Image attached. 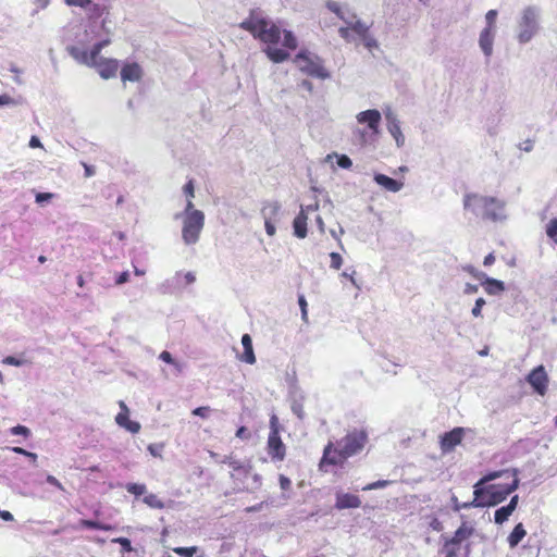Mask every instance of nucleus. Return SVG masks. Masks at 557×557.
<instances>
[{
    "label": "nucleus",
    "mask_w": 557,
    "mask_h": 557,
    "mask_svg": "<svg viewBox=\"0 0 557 557\" xmlns=\"http://www.w3.org/2000/svg\"><path fill=\"white\" fill-rule=\"evenodd\" d=\"M358 124L368 126L372 129H379L380 122L382 120L380 111L375 109L366 110L356 115Z\"/></svg>",
    "instance_id": "nucleus-21"
},
{
    "label": "nucleus",
    "mask_w": 557,
    "mask_h": 557,
    "mask_svg": "<svg viewBox=\"0 0 557 557\" xmlns=\"http://www.w3.org/2000/svg\"><path fill=\"white\" fill-rule=\"evenodd\" d=\"M545 233L557 245V218H552L545 225Z\"/></svg>",
    "instance_id": "nucleus-34"
},
{
    "label": "nucleus",
    "mask_w": 557,
    "mask_h": 557,
    "mask_svg": "<svg viewBox=\"0 0 557 557\" xmlns=\"http://www.w3.org/2000/svg\"><path fill=\"white\" fill-rule=\"evenodd\" d=\"M112 542L120 544L123 552H131L133 549L131 541L126 537H116Z\"/></svg>",
    "instance_id": "nucleus-49"
},
{
    "label": "nucleus",
    "mask_w": 557,
    "mask_h": 557,
    "mask_svg": "<svg viewBox=\"0 0 557 557\" xmlns=\"http://www.w3.org/2000/svg\"><path fill=\"white\" fill-rule=\"evenodd\" d=\"M53 197H54V195L51 194V193H38L36 195V202L37 203H44L46 201L51 200Z\"/></svg>",
    "instance_id": "nucleus-53"
},
{
    "label": "nucleus",
    "mask_w": 557,
    "mask_h": 557,
    "mask_svg": "<svg viewBox=\"0 0 557 557\" xmlns=\"http://www.w3.org/2000/svg\"><path fill=\"white\" fill-rule=\"evenodd\" d=\"M520 149L525 152H530L533 149V141L531 139H527L520 145Z\"/></svg>",
    "instance_id": "nucleus-61"
},
{
    "label": "nucleus",
    "mask_w": 557,
    "mask_h": 557,
    "mask_svg": "<svg viewBox=\"0 0 557 557\" xmlns=\"http://www.w3.org/2000/svg\"><path fill=\"white\" fill-rule=\"evenodd\" d=\"M15 103V100L9 95H0V106H12Z\"/></svg>",
    "instance_id": "nucleus-57"
},
{
    "label": "nucleus",
    "mask_w": 557,
    "mask_h": 557,
    "mask_svg": "<svg viewBox=\"0 0 557 557\" xmlns=\"http://www.w3.org/2000/svg\"><path fill=\"white\" fill-rule=\"evenodd\" d=\"M47 483H49L50 485L63 491V485L61 484V482L53 475H47V479H46Z\"/></svg>",
    "instance_id": "nucleus-56"
},
{
    "label": "nucleus",
    "mask_w": 557,
    "mask_h": 557,
    "mask_svg": "<svg viewBox=\"0 0 557 557\" xmlns=\"http://www.w3.org/2000/svg\"><path fill=\"white\" fill-rule=\"evenodd\" d=\"M290 409L293 413L296 414L299 419H304V396H300L299 398H294L292 401Z\"/></svg>",
    "instance_id": "nucleus-35"
},
{
    "label": "nucleus",
    "mask_w": 557,
    "mask_h": 557,
    "mask_svg": "<svg viewBox=\"0 0 557 557\" xmlns=\"http://www.w3.org/2000/svg\"><path fill=\"white\" fill-rule=\"evenodd\" d=\"M496 18H497V11L496 10H490L485 14V21L486 26L483 29H490V30H496Z\"/></svg>",
    "instance_id": "nucleus-40"
},
{
    "label": "nucleus",
    "mask_w": 557,
    "mask_h": 557,
    "mask_svg": "<svg viewBox=\"0 0 557 557\" xmlns=\"http://www.w3.org/2000/svg\"><path fill=\"white\" fill-rule=\"evenodd\" d=\"M69 7H78L84 10L88 20V25H98L106 36H110L111 30L109 24L110 5L106 2H95L94 0H63Z\"/></svg>",
    "instance_id": "nucleus-6"
},
{
    "label": "nucleus",
    "mask_w": 557,
    "mask_h": 557,
    "mask_svg": "<svg viewBox=\"0 0 557 557\" xmlns=\"http://www.w3.org/2000/svg\"><path fill=\"white\" fill-rule=\"evenodd\" d=\"M143 77V69L139 64L133 62V63H126L123 65L121 70V79L125 82H139Z\"/></svg>",
    "instance_id": "nucleus-26"
},
{
    "label": "nucleus",
    "mask_w": 557,
    "mask_h": 557,
    "mask_svg": "<svg viewBox=\"0 0 557 557\" xmlns=\"http://www.w3.org/2000/svg\"><path fill=\"white\" fill-rule=\"evenodd\" d=\"M374 181L377 185L386 189L387 191L398 193L403 187L404 183L388 177L384 174H375Z\"/></svg>",
    "instance_id": "nucleus-28"
},
{
    "label": "nucleus",
    "mask_w": 557,
    "mask_h": 557,
    "mask_svg": "<svg viewBox=\"0 0 557 557\" xmlns=\"http://www.w3.org/2000/svg\"><path fill=\"white\" fill-rule=\"evenodd\" d=\"M197 550L198 548L196 546L173 548V552L182 557H194Z\"/></svg>",
    "instance_id": "nucleus-42"
},
{
    "label": "nucleus",
    "mask_w": 557,
    "mask_h": 557,
    "mask_svg": "<svg viewBox=\"0 0 557 557\" xmlns=\"http://www.w3.org/2000/svg\"><path fill=\"white\" fill-rule=\"evenodd\" d=\"M462 270L471 274L476 280H483L485 277V273L476 270L474 267L467 264L462 267Z\"/></svg>",
    "instance_id": "nucleus-47"
},
{
    "label": "nucleus",
    "mask_w": 557,
    "mask_h": 557,
    "mask_svg": "<svg viewBox=\"0 0 557 557\" xmlns=\"http://www.w3.org/2000/svg\"><path fill=\"white\" fill-rule=\"evenodd\" d=\"M143 502L148 507L153 509H163L165 507L164 503L156 494L152 493L145 495Z\"/></svg>",
    "instance_id": "nucleus-33"
},
{
    "label": "nucleus",
    "mask_w": 557,
    "mask_h": 557,
    "mask_svg": "<svg viewBox=\"0 0 557 557\" xmlns=\"http://www.w3.org/2000/svg\"><path fill=\"white\" fill-rule=\"evenodd\" d=\"M84 65L97 69L99 75L104 78L114 77L119 70V62L115 59H106L97 53L94 63H83Z\"/></svg>",
    "instance_id": "nucleus-14"
},
{
    "label": "nucleus",
    "mask_w": 557,
    "mask_h": 557,
    "mask_svg": "<svg viewBox=\"0 0 557 557\" xmlns=\"http://www.w3.org/2000/svg\"><path fill=\"white\" fill-rule=\"evenodd\" d=\"M211 409L209 407H198L193 410V414L198 416L200 418H208Z\"/></svg>",
    "instance_id": "nucleus-54"
},
{
    "label": "nucleus",
    "mask_w": 557,
    "mask_h": 557,
    "mask_svg": "<svg viewBox=\"0 0 557 557\" xmlns=\"http://www.w3.org/2000/svg\"><path fill=\"white\" fill-rule=\"evenodd\" d=\"M527 532L522 523H518L508 536V544L511 548L516 547L525 536Z\"/></svg>",
    "instance_id": "nucleus-31"
},
{
    "label": "nucleus",
    "mask_w": 557,
    "mask_h": 557,
    "mask_svg": "<svg viewBox=\"0 0 557 557\" xmlns=\"http://www.w3.org/2000/svg\"><path fill=\"white\" fill-rule=\"evenodd\" d=\"M518 486L519 479L516 470L492 472L474 485V499L462 507L495 506L516 491Z\"/></svg>",
    "instance_id": "nucleus-2"
},
{
    "label": "nucleus",
    "mask_w": 557,
    "mask_h": 557,
    "mask_svg": "<svg viewBox=\"0 0 557 557\" xmlns=\"http://www.w3.org/2000/svg\"><path fill=\"white\" fill-rule=\"evenodd\" d=\"M322 166L332 172H335L337 168L348 169V157L346 154L330 153L322 161Z\"/></svg>",
    "instance_id": "nucleus-25"
},
{
    "label": "nucleus",
    "mask_w": 557,
    "mask_h": 557,
    "mask_svg": "<svg viewBox=\"0 0 557 557\" xmlns=\"http://www.w3.org/2000/svg\"><path fill=\"white\" fill-rule=\"evenodd\" d=\"M318 210V205H310L306 207H301L299 214L295 218L293 222L294 234L298 238H305L307 236V221L310 214L315 213Z\"/></svg>",
    "instance_id": "nucleus-18"
},
{
    "label": "nucleus",
    "mask_w": 557,
    "mask_h": 557,
    "mask_svg": "<svg viewBox=\"0 0 557 557\" xmlns=\"http://www.w3.org/2000/svg\"><path fill=\"white\" fill-rule=\"evenodd\" d=\"M371 24L360 21L357 16L350 17V42L356 48L363 47L370 53H373L374 49H379V41L370 32Z\"/></svg>",
    "instance_id": "nucleus-8"
},
{
    "label": "nucleus",
    "mask_w": 557,
    "mask_h": 557,
    "mask_svg": "<svg viewBox=\"0 0 557 557\" xmlns=\"http://www.w3.org/2000/svg\"><path fill=\"white\" fill-rule=\"evenodd\" d=\"M474 532V529L467 524L462 523L455 532L454 536L447 541L444 545V550L446 552V557H455L456 552L454 549V545L460 544L461 542L469 539Z\"/></svg>",
    "instance_id": "nucleus-17"
},
{
    "label": "nucleus",
    "mask_w": 557,
    "mask_h": 557,
    "mask_svg": "<svg viewBox=\"0 0 557 557\" xmlns=\"http://www.w3.org/2000/svg\"><path fill=\"white\" fill-rule=\"evenodd\" d=\"M239 27L267 44L263 51L274 63H281L289 58L287 51L275 47L281 41L282 32L280 27L268 18L262 11L252 10L249 16L239 24Z\"/></svg>",
    "instance_id": "nucleus-3"
},
{
    "label": "nucleus",
    "mask_w": 557,
    "mask_h": 557,
    "mask_svg": "<svg viewBox=\"0 0 557 557\" xmlns=\"http://www.w3.org/2000/svg\"><path fill=\"white\" fill-rule=\"evenodd\" d=\"M283 35H284L283 42H282L283 46L287 49H292V50L296 49L297 39L294 36V34L289 30H284Z\"/></svg>",
    "instance_id": "nucleus-38"
},
{
    "label": "nucleus",
    "mask_w": 557,
    "mask_h": 557,
    "mask_svg": "<svg viewBox=\"0 0 557 557\" xmlns=\"http://www.w3.org/2000/svg\"><path fill=\"white\" fill-rule=\"evenodd\" d=\"M540 10L527 7L522 10L517 26V39L520 44L529 42L539 30Z\"/></svg>",
    "instance_id": "nucleus-9"
},
{
    "label": "nucleus",
    "mask_w": 557,
    "mask_h": 557,
    "mask_svg": "<svg viewBox=\"0 0 557 557\" xmlns=\"http://www.w3.org/2000/svg\"><path fill=\"white\" fill-rule=\"evenodd\" d=\"M267 453L273 462H281L286 456V446L283 443L280 434L269 432L267 441Z\"/></svg>",
    "instance_id": "nucleus-16"
},
{
    "label": "nucleus",
    "mask_w": 557,
    "mask_h": 557,
    "mask_svg": "<svg viewBox=\"0 0 557 557\" xmlns=\"http://www.w3.org/2000/svg\"><path fill=\"white\" fill-rule=\"evenodd\" d=\"M478 290H479L478 285H474V284H471V283H467V284L465 285V288H463V293H465L466 295H472V294H475V293H478Z\"/></svg>",
    "instance_id": "nucleus-58"
},
{
    "label": "nucleus",
    "mask_w": 557,
    "mask_h": 557,
    "mask_svg": "<svg viewBox=\"0 0 557 557\" xmlns=\"http://www.w3.org/2000/svg\"><path fill=\"white\" fill-rule=\"evenodd\" d=\"M391 484L388 480H379L376 482L370 483L362 487L363 491H371L375 488H383Z\"/></svg>",
    "instance_id": "nucleus-48"
},
{
    "label": "nucleus",
    "mask_w": 557,
    "mask_h": 557,
    "mask_svg": "<svg viewBox=\"0 0 557 557\" xmlns=\"http://www.w3.org/2000/svg\"><path fill=\"white\" fill-rule=\"evenodd\" d=\"M230 467L234 470H240L243 469V465L239 460H235L233 458H230Z\"/></svg>",
    "instance_id": "nucleus-63"
},
{
    "label": "nucleus",
    "mask_w": 557,
    "mask_h": 557,
    "mask_svg": "<svg viewBox=\"0 0 557 557\" xmlns=\"http://www.w3.org/2000/svg\"><path fill=\"white\" fill-rule=\"evenodd\" d=\"M159 359L162 360L163 362L171 364L174 368L176 374L182 373L184 370V364L174 359L172 355L166 350L162 351L159 355Z\"/></svg>",
    "instance_id": "nucleus-32"
},
{
    "label": "nucleus",
    "mask_w": 557,
    "mask_h": 557,
    "mask_svg": "<svg viewBox=\"0 0 557 557\" xmlns=\"http://www.w3.org/2000/svg\"><path fill=\"white\" fill-rule=\"evenodd\" d=\"M260 214L264 221L265 233L269 236L276 234V225L283 218L282 205L278 200H264L261 202Z\"/></svg>",
    "instance_id": "nucleus-12"
},
{
    "label": "nucleus",
    "mask_w": 557,
    "mask_h": 557,
    "mask_svg": "<svg viewBox=\"0 0 557 557\" xmlns=\"http://www.w3.org/2000/svg\"><path fill=\"white\" fill-rule=\"evenodd\" d=\"M336 506L341 509L348 508V494L338 495Z\"/></svg>",
    "instance_id": "nucleus-55"
},
{
    "label": "nucleus",
    "mask_w": 557,
    "mask_h": 557,
    "mask_svg": "<svg viewBox=\"0 0 557 557\" xmlns=\"http://www.w3.org/2000/svg\"><path fill=\"white\" fill-rule=\"evenodd\" d=\"M465 434L463 428H455L441 436L440 446L443 453L451 451L462 441Z\"/></svg>",
    "instance_id": "nucleus-20"
},
{
    "label": "nucleus",
    "mask_w": 557,
    "mask_h": 557,
    "mask_svg": "<svg viewBox=\"0 0 557 557\" xmlns=\"http://www.w3.org/2000/svg\"><path fill=\"white\" fill-rule=\"evenodd\" d=\"M348 459V436L343 437L341 441L329 443L324 448L323 457L319 463L320 470L324 472H336L337 468H342Z\"/></svg>",
    "instance_id": "nucleus-7"
},
{
    "label": "nucleus",
    "mask_w": 557,
    "mask_h": 557,
    "mask_svg": "<svg viewBox=\"0 0 557 557\" xmlns=\"http://www.w3.org/2000/svg\"><path fill=\"white\" fill-rule=\"evenodd\" d=\"M29 147L30 148H41V141L37 136H32L29 140Z\"/></svg>",
    "instance_id": "nucleus-62"
},
{
    "label": "nucleus",
    "mask_w": 557,
    "mask_h": 557,
    "mask_svg": "<svg viewBox=\"0 0 557 557\" xmlns=\"http://www.w3.org/2000/svg\"><path fill=\"white\" fill-rule=\"evenodd\" d=\"M368 443V434L364 430H355L350 433V456L360 453Z\"/></svg>",
    "instance_id": "nucleus-27"
},
{
    "label": "nucleus",
    "mask_w": 557,
    "mask_h": 557,
    "mask_svg": "<svg viewBox=\"0 0 557 557\" xmlns=\"http://www.w3.org/2000/svg\"><path fill=\"white\" fill-rule=\"evenodd\" d=\"M465 209L470 210L476 216L493 222L506 219L505 202L495 197L479 194L466 195L463 199Z\"/></svg>",
    "instance_id": "nucleus-4"
},
{
    "label": "nucleus",
    "mask_w": 557,
    "mask_h": 557,
    "mask_svg": "<svg viewBox=\"0 0 557 557\" xmlns=\"http://www.w3.org/2000/svg\"><path fill=\"white\" fill-rule=\"evenodd\" d=\"M511 513H512V511L507 506L500 507L499 509H497L495 511V516H494L495 522L497 524H503L505 521L508 520V518Z\"/></svg>",
    "instance_id": "nucleus-36"
},
{
    "label": "nucleus",
    "mask_w": 557,
    "mask_h": 557,
    "mask_svg": "<svg viewBox=\"0 0 557 557\" xmlns=\"http://www.w3.org/2000/svg\"><path fill=\"white\" fill-rule=\"evenodd\" d=\"M242 345L244 348V354L239 357V359L248 364H253L256 362V356L252 347V339L250 335L244 334L242 336Z\"/></svg>",
    "instance_id": "nucleus-29"
},
{
    "label": "nucleus",
    "mask_w": 557,
    "mask_h": 557,
    "mask_svg": "<svg viewBox=\"0 0 557 557\" xmlns=\"http://www.w3.org/2000/svg\"><path fill=\"white\" fill-rule=\"evenodd\" d=\"M294 63L302 73L309 76L323 79L329 75L322 64L321 59L315 53H312L308 50H301L298 54H296Z\"/></svg>",
    "instance_id": "nucleus-11"
},
{
    "label": "nucleus",
    "mask_w": 557,
    "mask_h": 557,
    "mask_svg": "<svg viewBox=\"0 0 557 557\" xmlns=\"http://www.w3.org/2000/svg\"><path fill=\"white\" fill-rule=\"evenodd\" d=\"M129 280V273L128 271H124L122 272L115 280V283L117 285H122L124 283H126L127 281Z\"/></svg>",
    "instance_id": "nucleus-59"
},
{
    "label": "nucleus",
    "mask_w": 557,
    "mask_h": 557,
    "mask_svg": "<svg viewBox=\"0 0 557 557\" xmlns=\"http://www.w3.org/2000/svg\"><path fill=\"white\" fill-rule=\"evenodd\" d=\"M485 304L486 302H485L484 298H478L475 300L474 307L472 308V311H471L472 315L475 318L481 317V311Z\"/></svg>",
    "instance_id": "nucleus-50"
},
{
    "label": "nucleus",
    "mask_w": 557,
    "mask_h": 557,
    "mask_svg": "<svg viewBox=\"0 0 557 557\" xmlns=\"http://www.w3.org/2000/svg\"><path fill=\"white\" fill-rule=\"evenodd\" d=\"M183 193L186 196L187 199H190L193 201V198L195 197V186L194 181L189 180L183 187Z\"/></svg>",
    "instance_id": "nucleus-46"
},
{
    "label": "nucleus",
    "mask_w": 557,
    "mask_h": 557,
    "mask_svg": "<svg viewBox=\"0 0 557 557\" xmlns=\"http://www.w3.org/2000/svg\"><path fill=\"white\" fill-rule=\"evenodd\" d=\"M330 259H331L330 267L334 270H338L343 263L342 256L337 252H331Z\"/></svg>",
    "instance_id": "nucleus-45"
},
{
    "label": "nucleus",
    "mask_w": 557,
    "mask_h": 557,
    "mask_svg": "<svg viewBox=\"0 0 557 557\" xmlns=\"http://www.w3.org/2000/svg\"><path fill=\"white\" fill-rule=\"evenodd\" d=\"M81 525L86 528V529H95V530H111V525L109 524H102L100 522H97V521H92V520H82L81 521Z\"/></svg>",
    "instance_id": "nucleus-39"
},
{
    "label": "nucleus",
    "mask_w": 557,
    "mask_h": 557,
    "mask_svg": "<svg viewBox=\"0 0 557 557\" xmlns=\"http://www.w3.org/2000/svg\"><path fill=\"white\" fill-rule=\"evenodd\" d=\"M120 407L122 411L117 413L115 417V422L121 426L126 429L133 434H136L140 431V424L136 421H131L128 419V409L124 401H120Z\"/></svg>",
    "instance_id": "nucleus-22"
},
{
    "label": "nucleus",
    "mask_w": 557,
    "mask_h": 557,
    "mask_svg": "<svg viewBox=\"0 0 557 557\" xmlns=\"http://www.w3.org/2000/svg\"><path fill=\"white\" fill-rule=\"evenodd\" d=\"M354 134L357 144H359L360 146H370L374 145V143L376 141L379 129H372L368 126H364L362 128H356Z\"/></svg>",
    "instance_id": "nucleus-23"
},
{
    "label": "nucleus",
    "mask_w": 557,
    "mask_h": 557,
    "mask_svg": "<svg viewBox=\"0 0 557 557\" xmlns=\"http://www.w3.org/2000/svg\"><path fill=\"white\" fill-rule=\"evenodd\" d=\"M196 281V276L193 272H176L175 275L160 285V290L163 294H173L175 290L190 285Z\"/></svg>",
    "instance_id": "nucleus-13"
},
{
    "label": "nucleus",
    "mask_w": 557,
    "mask_h": 557,
    "mask_svg": "<svg viewBox=\"0 0 557 557\" xmlns=\"http://www.w3.org/2000/svg\"><path fill=\"white\" fill-rule=\"evenodd\" d=\"M517 505H518V495H515V496L510 499V502H509V504L507 505V507H508V508L513 512V511L516 510V508H517Z\"/></svg>",
    "instance_id": "nucleus-64"
},
{
    "label": "nucleus",
    "mask_w": 557,
    "mask_h": 557,
    "mask_svg": "<svg viewBox=\"0 0 557 557\" xmlns=\"http://www.w3.org/2000/svg\"><path fill=\"white\" fill-rule=\"evenodd\" d=\"M527 381L540 395H544L546 393L548 376L543 366H539L533 369L527 376Z\"/></svg>",
    "instance_id": "nucleus-19"
},
{
    "label": "nucleus",
    "mask_w": 557,
    "mask_h": 557,
    "mask_svg": "<svg viewBox=\"0 0 557 557\" xmlns=\"http://www.w3.org/2000/svg\"><path fill=\"white\" fill-rule=\"evenodd\" d=\"M2 363L8 364V366L22 367L25 364H29L30 362L25 358L8 356L2 360Z\"/></svg>",
    "instance_id": "nucleus-41"
},
{
    "label": "nucleus",
    "mask_w": 557,
    "mask_h": 557,
    "mask_svg": "<svg viewBox=\"0 0 557 557\" xmlns=\"http://www.w3.org/2000/svg\"><path fill=\"white\" fill-rule=\"evenodd\" d=\"M386 128L391 136L394 138L396 147L403 148L406 143V137L401 131V123L397 114L391 109L386 110L385 113Z\"/></svg>",
    "instance_id": "nucleus-15"
},
{
    "label": "nucleus",
    "mask_w": 557,
    "mask_h": 557,
    "mask_svg": "<svg viewBox=\"0 0 557 557\" xmlns=\"http://www.w3.org/2000/svg\"><path fill=\"white\" fill-rule=\"evenodd\" d=\"M496 30L482 29L479 37V46L488 60L493 54V46Z\"/></svg>",
    "instance_id": "nucleus-24"
},
{
    "label": "nucleus",
    "mask_w": 557,
    "mask_h": 557,
    "mask_svg": "<svg viewBox=\"0 0 557 557\" xmlns=\"http://www.w3.org/2000/svg\"><path fill=\"white\" fill-rule=\"evenodd\" d=\"M174 220L182 222V240L185 245H196L205 226V213L186 199L184 210L174 214Z\"/></svg>",
    "instance_id": "nucleus-5"
},
{
    "label": "nucleus",
    "mask_w": 557,
    "mask_h": 557,
    "mask_svg": "<svg viewBox=\"0 0 557 557\" xmlns=\"http://www.w3.org/2000/svg\"><path fill=\"white\" fill-rule=\"evenodd\" d=\"M280 487L283 491H288L292 487V481L285 476L284 474H280L278 476Z\"/></svg>",
    "instance_id": "nucleus-52"
},
{
    "label": "nucleus",
    "mask_w": 557,
    "mask_h": 557,
    "mask_svg": "<svg viewBox=\"0 0 557 557\" xmlns=\"http://www.w3.org/2000/svg\"><path fill=\"white\" fill-rule=\"evenodd\" d=\"M249 432L247 430V428L245 426H240L237 431H236V436L238 438H243V440H247L249 437Z\"/></svg>",
    "instance_id": "nucleus-60"
},
{
    "label": "nucleus",
    "mask_w": 557,
    "mask_h": 557,
    "mask_svg": "<svg viewBox=\"0 0 557 557\" xmlns=\"http://www.w3.org/2000/svg\"><path fill=\"white\" fill-rule=\"evenodd\" d=\"M12 435H23L24 437L30 436V430L24 425H16L10 429Z\"/></svg>",
    "instance_id": "nucleus-43"
},
{
    "label": "nucleus",
    "mask_w": 557,
    "mask_h": 557,
    "mask_svg": "<svg viewBox=\"0 0 557 557\" xmlns=\"http://www.w3.org/2000/svg\"><path fill=\"white\" fill-rule=\"evenodd\" d=\"M270 432H274L276 435L280 434V422L276 414H272L270 418Z\"/></svg>",
    "instance_id": "nucleus-51"
},
{
    "label": "nucleus",
    "mask_w": 557,
    "mask_h": 557,
    "mask_svg": "<svg viewBox=\"0 0 557 557\" xmlns=\"http://www.w3.org/2000/svg\"><path fill=\"white\" fill-rule=\"evenodd\" d=\"M480 281L488 295H498L505 290L504 282L488 277L486 274L485 277H483V280Z\"/></svg>",
    "instance_id": "nucleus-30"
},
{
    "label": "nucleus",
    "mask_w": 557,
    "mask_h": 557,
    "mask_svg": "<svg viewBox=\"0 0 557 557\" xmlns=\"http://www.w3.org/2000/svg\"><path fill=\"white\" fill-rule=\"evenodd\" d=\"M341 22L345 21L344 8L334 0H329L325 4V11L322 12L320 17V25L322 28H332L338 26V33L342 38H348V27L339 25Z\"/></svg>",
    "instance_id": "nucleus-10"
},
{
    "label": "nucleus",
    "mask_w": 557,
    "mask_h": 557,
    "mask_svg": "<svg viewBox=\"0 0 557 557\" xmlns=\"http://www.w3.org/2000/svg\"><path fill=\"white\" fill-rule=\"evenodd\" d=\"M126 491L135 496L145 495L147 492V487L145 484L139 483H128L125 486Z\"/></svg>",
    "instance_id": "nucleus-37"
},
{
    "label": "nucleus",
    "mask_w": 557,
    "mask_h": 557,
    "mask_svg": "<svg viewBox=\"0 0 557 557\" xmlns=\"http://www.w3.org/2000/svg\"><path fill=\"white\" fill-rule=\"evenodd\" d=\"M50 2L51 0H33L35 9L32 11V16H35L39 11L47 9Z\"/></svg>",
    "instance_id": "nucleus-44"
},
{
    "label": "nucleus",
    "mask_w": 557,
    "mask_h": 557,
    "mask_svg": "<svg viewBox=\"0 0 557 557\" xmlns=\"http://www.w3.org/2000/svg\"><path fill=\"white\" fill-rule=\"evenodd\" d=\"M64 40L69 54L78 63H94L95 55L107 47L109 36L100 37L98 25L76 24L65 29Z\"/></svg>",
    "instance_id": "nucleus-1"
}]
</instances>
